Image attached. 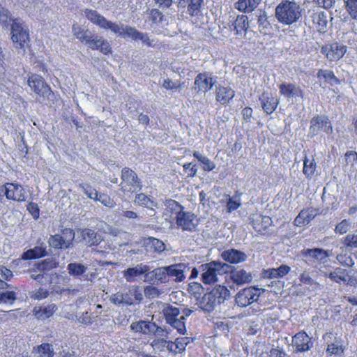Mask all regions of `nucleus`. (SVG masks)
<instances>
[{"mask_svg": "<svg viewBox=\"0 0 357 357\" xmlns=\"http://www.w3.org/2000/svg\"><path fill=\"white\" fill-rule=\"evenodd\" d=\"M302 6L295 1L282 0L275 10V17L278 22L291 25L298 22L303 15Z\"/></svg>", "mask_w": 357, "mask_h": 357, "instance_id": "obj_1", "label": "nucleus"}, {"mask_svg": "<svg viewBox=\"0 0 357 357\" xmlns=\"http://www.w3.org/2000/svg\"><path fill=\"white\" fill-rule=\"evenodd\" d=\"M166 322L172 328H175L178 333L184 335L186 332L185 319L190 316L192 310L185 308L182 313L178 307L169 304L163 305L162 310Z\"/></svg>", "mask_w": 357, "mask_h": 357, "instance_id": "obj_2", "label": "nucleus"}, {"mask_svg": "<svg viewBox=\"0 0 357 357\" xmlns=\"http://www.w3.org/2000/svg\"><path fill=\"white\" fill-rule=\"evenodd\" d=\"M229 296V291L224 286H215L210 292L205 294L199 302V307L205 312H211L225 301Z\"/></svg>", "mask_w": 357, "mask_h": 357, "instance_id": "obj_3", "label": "nucleus"}, {"mask_svg": "<svg viewBox=\"0 0 357 357\" xmlns=\"http://www.w3.org/2000/svg\"><path fill=\"white\" fill-rule=\"evenodd\" d=\"M228 265L218 261H212L199 266L202 280L204 284H211L218 281V275L227 271Z\"/></svg>", "mask_w": 357, "mask_h": 357, "instance_id": "obj_4", "label": "nucleus"}, {"mask_svg": "<svg viewBox=\"0 0 357 357\" xmlns=\"http://www.w3.org/2000/svg\"><path fill=\"white\" fill-rule=\"evenodd\" d=\"M12 40L16 48L23 50L29 42V29L20 20H15L11 26Z\"/></svg>", "mask_w": 357, "mask_h": 357, "instance_id": "obj_5", "label": "nucleus"}, {"mask_svg": "<svg viewBox=\"0 0 357 357\" xmlns=\"http://www.w3.org/2000/svg\"><path fill=\"white\" fill-rule=\"evenodd\" d=\"M121 189L123 191L135 192L142 190L141 181L136 173L128 167H124L121 170Z\"/></svg>", "mask_w": 357, "mask_h": 357, "instance_id": "obj_6", "label": "nucleus"}, {"mask_svg": "<svg viewBox=\"0 0 357 357\" xmlns=\"http://www.w3.org/2000/svg\"><path fill=\"white\" fill-rule=\"evenodd\" d=\"M327 16L325 12L315 10H309L305 16V24L310 28L315 29L321 32L327 26Z\"/></svg>", "mask_w": 357, "mask_h": 357, "instance_id": "obj_7", "label": "nucleus"}, {"mask_svg": "<svg viewBox=\"0 0 357 357\" xmlns=\"http://www.w3.org/2000/svg\"><path fill=\"white\" fill-rule=\"evenodd\" d=\"M27 84L31 89L43 100L50 98L52 90L41 76L31 75L28 79Z\"/></svg>", "mask_w": 357, "mask_h": 357, "instance_id": "obj_8", "label": "nucleus"}, {"mask_svg": "<svg viewBox=\"0 0 357 357\" xmlns=\"http://www.w3.org/2000/svg\"><path fill=\"white\" fill-rule=\"evenodd\" d=\"M217 82V77L208 73H199L195 78L194 89L197 93L209 91Z\"/></svg>", "mask_w": 357, "mask_h": 357, "instance_id": "obj_9", "label": "nucleus"}, {"mask_svg": "<svg viewBox=\"0 0 357 357\" xmlns=\"http://www.w3.org/2000/svg\"><path fill=\"white\" fill-rule=\"evenodd\" d=\"M1 190L8 199L17 202H24L26 200L25 190L20 184L6 183L1 185Z\"/></svg>", "mask_w": 357, "mask_h": 357, "instance_id": "obj_10", "label": "nucleus"}, {"mask_svg": "<svg viewBox=\"0 0 357 357\" xmlns=\"http://www.w3.org/2000/svg\"><path fill=\"white\" fill-rule=\"evenodd\" d=\"M176 222L183 231H195L199 224L197 216L190 212L180 211L176 216Z\"/></svg>", "mask_w": 357, "mask_h": 357, "instance_id": "obj_11", "label": "nucleus"}, {"mask_svg": "<svg viewBox=\"0 0 357 357\" xmlns=\"http://www.w3.org/2000/svg\"><path fill=\"white\" fill-rule=\"evenodd\" d=\"M259 297L258 289L250 287L241 290L236 295V303L239 307H246L257 301Z\"/></svg>", "mask_w": 357, "mask_h": 357, "instance_id": "obj_12", "label": "nucleus"}, {"mask_svg": "<svg viewBox=\"0 0 357 357\" xmlns=\"http://www.w3.org/2000/svg\"><path fill=\"white\" fill-rule=\"evenodd\" d=\"M347 46L337 43L327 44L321 49V52L331 61L340 59L347 52Z\"/></svg>", "mask_w": 357, "mask_h": 357, "instance_id": "obj_13", "label": "nucleus"}, {"mask_svg": "<svg viewBox=\"0 0 357 357\" xmlns=\"http://www.w3.org/2000/svg\"><path fill=\"white\" fill-rule=\"evenodd\" d=\"M320 130L327 134H331L333 132V127L328 117L317 116L312 119L310 121V134L312 136H315Z\"/></svg>", "mask_w": 357, "mask_h": 357, "instance_id": "obj_14", "label": "nucleus"}, {"mask_svg": "<svg viewBox=\"0 0 357 357\" xmlns=\"http://www.w3.org/2000/svg\"><path fill=\"white\" fill-rule=\"evenodd\" d=\"M148 271V265L139 264L129 267L121 272L123 278L127 282H134L142 279L143 274Z\"/></svg>", "mask_w": 357, "mask_h": 357, "instance_id": "obj_15", "label": "nucleus"}, {"mask_svg": "<svg viewBox=\"0 0 357 357\" xmlns=\"http://www.w3.org/2000/svg\"><path fill=\"white\" fill-rule=\"evenodd\" d=\"M231 281L237 285L250 283L252 280L251 272L241 268H235L230 271Z\"/></svg>", "mask_w": 357, "mask_h": 357, "instance_id": "obj_16", "label": "nucleus"}, {"mask_svg": "<svg viewBox=\"0 0 357 357\" xmlns=\"http://www.w3.org/2000/svg\"><path fill=\"white\" fill-rule=\"evenodd\" d=\"M292 342L296 349L301 352L307 351L312 347L310 337L304 331L296 333L293 337Z\"/></svg>", "mask_w": 357, "mask_h": 357, "instance_id": "obj_17", "label": "nucleus"}, {"mask_svg": "<svg viewBox=\"0 0 357 357\" xmlns=\"http://www.w3.org/2000/svg\"><path fill=\"white\" fill-rule=\"evenodd\" d=\"M169 278H174L176 282L183 281L185 278V274L190 271V268L185 264H176L167 266Z\"/></svg>", "mask_w": 357, "mask_h": 357, "instance_id": "obj_18", "label": "nucleus"}, {"mask_svg": "<svg viewBox=\"0 0 357 357\" xmlns=\"http://www.w3.org/2000/svg\"><path fill=\"white\" fill-rule=\"evenodd\" d=\"M221 256L222 259L230 264H239L246 261L248 255L236 249L226 250L222 252Z\"/></svg>", "mask_w": 357, "mask_h": 357, "instance_id": "obj_19", "label": "nucleus"}, {"mask_svg": "<svg viewBox=\"0 0 357 357\" xmlns=\"http://www.w3.org/2000/svg\"><path fill=\"white\" fill-rule=\"evenodd\" d=\"M280 93L287 98L301 97L303 98L302 89L294 84L282 83L279 86Z\"/></svg>", "mask_w": 357, "mask_h": 357, "instance_id": "obj_20", "label": "nucleus"}, {"mask_svg": "<svg viewBox=\"0 0 357 357\" xmlns=\"http://www.w3.org/2000/svg\"><path fill=\"white\" fill-rule=\"evenodd\" d=\"M204 0H178V7L187 8L191 16H197L203 4Z\"/></svg>", "mask_w": 357, "mask_h": 357, "instance_id": "obj_21", "label": "nucleus"}, {"mask_svg": "<svg viewBox=\"0 0 357 357\" xmlns=\"http://www.w3.org/2000/svg\"><path fill=\"white\" fill-rule=\"evenodd\" d=\"M317 215V210L313 208H307L300 211L298 215L294 219V225L301 227L307 225Z\"/></svg>", "mask_w": 357, "mask_h": 357, "instance_id": "obj_22", "label": "nucleus"}, {"mask_svg": "<svg viewBox=\"0 0 357 357\" xmlns=\"http://www.w3.org/2000/svg\"><path fill=\"white\" fill-rule=\"evenodd\" d=\"M86 44L91 49L99 50L104 54H107L111 52V47L109 43L102 37H93L92 35Z\"/></svg>", "mask_w": 357, "mask_h": 357, "instance_id": "obj_23", "label": "nucleus"}, {"mask_svg": "<svg viewBox=\"0 0 357 357\" xmlns=\"http://www.w3.org/2000/svg\"><path fill=\"white\" fill-rule=\"evenodd\" d=\"M302 255L320 263L326 262L329 257L328 251L321 248L306 249L302 251Z\"/></svg>", "mask_w": 357, "mask_h": 357, "instance_id": "obj_24", "label": "nucleus"}, {"mask_svg": "<svg viewBox=\"0 0 357 357\" xmlns=\"http://www.w3.org/2000/svg\"><path fill=\"white\" fill-rule=\"evenodd\" d=\"M231 26L234 27V30L236 31V35H239L242 32H246L248 29V18L246 15H238L236 18L234 17H232V20H229Z\"/></svg>", "mask_w": 357, "mask_h": 357, "instance_id": "obj_25", "label": "nucleus"}, {"mask_svg": "<svg viewBox=\"0 0 357 357\" xmlns=\"http://www.w3.org/2000/svg\"><path fill=\"white\" fill-rule=\"evenodd\" d=\"M259 100L264 112L268 114L273 113L278 105V100L267 93H264L259 98Z\"/></svg>", "mask_w": 357, "mask_h": 357, "instance_id": "obj_26", "label": "nucleus"}, {"mask_svg": "<svg viewBox=\"0 0 357 357\" xmlns=\"http://www.w3.org/2000/svg\"><path fill=\"white\" fill-rule=\"evenodd\" d=\"M82 241L88 245H96L102 241L101 236L91 229H84L81 231Z\"/></svg>", "mask_w": 357, "mask_h": 357, "instance_id": "obj_27", "label": "nucleus"}, {"mask_svg": "<svg viewBox=\"0 0 357 357\" xmlns=\"http://www.w3.org/2000/svg\"><path fill=\"white\" fill-rule=\"evenodd\" d=\"M234 91L229 87L219 86L216 90V100L222 105L227 104L234 97Z\"/></svg>", "mask_w": 357, "mask_h": 357, "instance_id": "obj_28", "label": "nucleus"}, {"mask_svg": "<svg viewBox=\"0 0 357 357\" xmlns=\"http://www.w3.org/2000/svg\"><path fill=\"white\" fill-rule=\"evenodd\" d=\"M57 310L55 304H50L47 306L34 307L33 312L38 319L44 320L53 315Z\"/></svg>", "mask_w": 357, "mask_h": 357, "instance_id": "obj_29", "label": "nucleus"}, {"mask_svg": "<svg viewBox=\"0 0 357 357\" xmlns=\"http://www.w3.org/2000/svg\"><path fill=\"white\" fill-rule=\"evenodd\" d=\"M32 354L34 357H54V349L51 344L43 343L33 347Z\"/></svg>", "mask_w": 357, "mask_h": 357, "instance_id": "obj_30", "label": "nucleus"}, {"mask_svg": "<svg viewBox=\"0 0 357 357\" xmlns=\"http://www.w3.org/2000/svg\"><path fill=\"white\" fill-rule=\"evenodd\" d=\"M325 277H328L331 281L340 283V282H348V272L346 269L340 267L336 268L334 271L327 273H324Z\"/></svg>", "mask_w": 357, "mask_h": 357, "instance_id": "obj_31", "label": "nucleus"}, {"mask_svg": "<svg viewBox=\"0 0 357 357\" xmlns=\"http://www.w3.org/2000/svg\"><path fill=\"white\" fill-rule=\"evenodd\" d=\"M128 37L134 40H140L142 43L149 47L153 46V40H150L147 33L137 31L135 27L127 29Z\"/></svg>", "mask_w": 357, "mask_h": 357, "instance_id": "obj_32", "label": "nucleus"}, {"mask_svg": "<svg viewBox=\"0 0 357 357\" xmlns=\"http://www.w3.org/2000/svg\"><path fill=\"white\" fill-rule=\"evenodd\" d=\"M261 0H238L236 3V8L243 13L252 12L260 3Z\"/></svg>", "mask_w": 357, "mask_h": 357, "instance_id": "obj_33", "label": "nucleus"}, {"mask_svg": "<svg viewBox=\"0 0 357 357\" xmlns=\"http://www.w3.org/2000/svg\"><path fill=\"white\" fill-rule=\"evenodd\" d=\"M124 295L125 299H128L131 301L130 304H126L127 305H131L134 304L135 301H141L143 299V295L141 291L140 287L138 286H130L128 288L127 292L123 294Z\"/></svg>", "mask_w": 357, "mask_h": 357, "instance_id": "obj_34", "label": "nucleus"}, {"mask_svg": "<svg viewBox=\"0 0 357 357\" xmlns=\"http://www.w3.org/2000/svg\"><path fill=\"white\" fill-rule=\"evenodd\" d=\"M131 329L135 332L142 333L144 334H151L154 328V323L147 322L146 321H139L134 322L130 326Z\"/></svg>", "mask_w": 357, "mask_h": 357, "instance_id": "obj_35", "label": "nucleus"}, {"mask_svg": "<svg viewBox=\"0 0 357 357\" xmlns=\"http://www.w3.org/2000/svg\"><path fill=\"white\" fill-rule=\"evenodd\" d=\"M84 13L86 17L89 20L100 27L103 29L105 24H107V20L102 15H100L96 10H86Z\"/></svg>", "mask_w": 357, "mask_h": 357, "instance_id": "obj_36", "label": "nucleus"}, {"mask_svg": "<svg viewBox=\"0 0 357 357\" xmlns=\"http://www.w3.org/2000/svg\"><path fill=\"white\" fill-rule=\"evenodd\" d=\"M106 24H105L103 29H110L112 32L123 36V37H128V31H127V29L132 28V26H124L123 24L114 23L108 20L106 21Z\"/></svg>", "mask_w": 357, "mask_h": 357, "instance_id": "obj_37", "label": "nucleus"}, {"mask_svg": "<svg viewBox=\"0 0 357 357\" xmlns=\"http://www.w3.org/2000/svg\"><path fill=\"white\" fill-rule=\"evenodd\" d=\"M134 203L139 206H143L147 208L153 210L156 207L157 204L151 199L146 195L144 193H139L135 195Z\"/></svg>", "mask_w": 357, "mask_h": 357, "instance_id": "obj_38", "label": "nucleus"}, {"mask_svg": "<svg viewBox=\"0 0 357 357\" xmlns=\"http://www.w3.org/2000/svg\"><path fill=\"white\" fill-rule=\"evenodd\" d=\"M63 249L69 248L73 245L75 233L71 229H65L59 234Z\"/></svg>", "mask_w": 357, "mask_h": 357, "instance_id": "obj_39", "label": "nucleus"}, {"mask_svg": "<svg viewBox=\"0 0 357 357\" xmlns=\"http://www.w3.org/2000/svg\"><path fill=\"white\" fill-rule=\"evenodd\" d=\"M47 255L46 247L38 246L33 249H30L22 255V259H31L44 257Z\"/></svg>", "mask_w": 357, "mask_h": 357, "instance_id": "obj_40", "label": "nucleus"}, {"mask_svg": "<svg viewBox=\"0 0 357 357\" xmlns=\"http://www.w3.org/2000/svg\"><path fill=\"white\" fill-rule=\"evenodd\" d=\"M67 270L70 275L78 278L86 272L87 266L80 263L73 262L68 265Z\"/></svg>", "mask_w": 357, "mask_h": 357, "instance_id": "obj_41", "label": "nucleus"}, {"mask_svg": "<svg viewBox=\"0 0 357 357\" xmlns=\"http://www.w3.org/2000/svg\"><path fill=\"white\" fill-rule=\"evenodd\" d=\"M316 162L313 158H308L306 155L303 160V172L307 178H312L316 171Z\"/></svg>", "mask_w": 357, "mask_h": 357, "instance_id": "obj_42", "label": "nucleus"}, {"mask_svg": "<svg viewBox=\"0 0 357 357\" xmlns=\"http://www.w3.org/2000/svg\"><path fill=\"white\" fill-rule=\"evenodd\" d=\"M326 353L328 355H340L344 353V347L340 340L335 338L331 342H328Z\"/></svg>", "mask_w": 357, "mask_h": 357, "instance_id": "obj_43", "label": "nucleus"}, {"mask_svg": "<svg viewBox=\"0 0 357 357\" xmlns=\"http://www.w3.org/2000/svg\"><path fill=\"white\" fill-rule=\"evenodd\" d=\"M300 281L305 285L307 286L309 289L313 291L320 289V284L313 280L309 273L304 271L299 276Z\"/></svg>", "mask_w": 357, "mask_h": 357, "instance_id": "obj_44", "label": "nucleus"}, {"mask_svg": "<svg viewBox=\"0 0 357 357\" xmlns=\"http://www.w3.org/2000/svg\"><path fill=\"white\" fill-rule=\"evenodd\" d=\"M73 35L79 39L82 43H86L92 36L89 30H82L81 28L75 24L73 26Z\"/></svg>", "mask_w": 357, "mask_h": 357, "instance_id": "obj_45", "label": "nucleus"}, {"mask_svg": "<svg viewBox=\"0 0 357 357\" xmlns=\"http://www.w3.org/2000/svg\"><path fill=\"white\" fill-rule=\"evenodd\" d=\"M257 22L260 32L266 33L269 29L270 23L267 20L266 13L264 11L259 10L257 15Z\"/></svg>", "mask_w": 357, "mask_h": 357, "instance_id": "obj_46", "label": "nucleus"}, {"mask_svg": "<svg viewBox=\"0 0 357 357\" xmlns=\"http://www.w3.org/2000/svg\"><path fill=\"white\" fill-rule=\"evenodd\" d=\"M155 279L161 283H167L169 282V275L167 266L160 267L154 269Z\"/></svg>", "mask_w": 357, "mask_h": 357, "instance_id": "obj_47", "label": "nucleus"}, {"mask_svg": "<svg viewBox=\"0 0 357 357\" xmlns=\"http://www.w3.org/2000/svg\"><path fill=\"white\" fill-rule=\"evenodd\" d=\"M345 8L350 16L357 20V0H343Z\"/></svg>", "mask_w": 357, "mask_h": 357, "instance_id": "obj_48", "label": "nucleus"}, {"mask_svg": "<svg viewBox=\"0 0 357 357\" xmlns=\"http://www.w3.org/2000/svg\"><path fill=\"white\" fill-rule=\"evenodd\" d=\"M79 188L84 192V193L90 199L96 200L98 195L97 190L93 188L88 183H80Z\"/></svg>", "mask_w": 357, "mask_h": 357, "instance_id": "obj_49", "label": "nucleus"}, {"mask_svg": "<svg viewBox=\"0 0 357 357\" xmlns=\"http://www.w3.org/2000/svg\"><path fill=\"white\" fill-rule=\"evenodd\" d=\"M317 77H324L325 81L331 82L333 81L335 83L338 82V79L335 77L333 72L329 70L320 69L317 73Z\"/></svg>", "mask_w": 357, "mask_h": 357, "instance_id": "obj_50", "label": "nucleus"}, {"mask_svg": "<svg viewBox=\"0 0 357 357\" xmlns=\"http://www.w3.org/2000/svg\"><path fill=\"white\" fill-rule=\"evenodd\" d=\"M48 296L49 291L47 289L41 287L29 293L30 298L34 300H42L46 298Z\"/></svg>", "mask_w": 357, "mask_h": 357, "instance_id": "obj_51", "label": "nucleus"}, {"mask_svg": "<svg viewBox=\"0 0 357 357\" xmlns=\"http://www.w3.org/2000/svg\"><path fill=\"white\" fill-rule=\"evenodd\" d=\"M110 301L115 304V305H120V304H130L131 303V301L127 298V299H125L124 295L121 292H117L110 297Z\"/></svg>", "mask_w": 357, "mask_h": 357, "instance_id": "obj_52", "label": "nucleus"}, {"mask_svg": "<svg viewBox=\"0 0 357 357\" xmlns=\"http://www.w3.org/2000/svg\"><path fill=\"white\" fill-rule=\"evenodd\" d=\"M176 343L178 353L185 351L186 346L192 342V338L189 337H183L176 339Z\"/></svg>", "mask_w": 357, "mask_h": 357, "instance_id": "obj_53", "label": "nucleus"}, {"mask_svg": "<svg viewBox=\"0 0 357 357\" xmlns=\"http://www.w3.org/2000/svg\"><path fill=\"white\" fill-rule=\"evenodd\" d=\"M95 201H98L101 202V204H102L104 206L109 208H113L115 206V202L113 201V199L105 194H98L97 199H96Z\"/></svg>", "mask_w": 357, "mask_h": 357, "instance_id": "obj_54", "label": "nucleus"}, {"mask_svg": "<svg viewBox=\"0 0 357 357\" xmlns=\"http://www.w3.org/2000/svg\"><path fill=\"white\" fill-rule=\"evenodd\" d=\"M241 206L240 198L238 196L229 197L227 203V208L228 212H231L236 210Z\"/></svg>", "mask_w": 357, "mask_h": 357, "instance_id": "obj_55", "label": "nucleus"}, {"mask_svg": "<svg viewBox=\"0 0 357 357\" xmlns=\"http://www.w3.org/2000/svg\"><path fill=\"white\" fill-rule=\"evenodd\" d=\"M166 344L167 340L162 338H157L151 342V345L155 351L161 352L165 351Z\"/></svg>", "mask_w": 357, "mask_h": 357, "instance_id": "obj_56", "label": "nucleus"}, {"mask_svg": "<svg viewBox=\"0 0 357 357\" xmlns=\"http://www.w3.org/2000/svg\"><path fill=\"white\" fill-rule=\"evenodd\" d=\"M343 243L346 247L350 248H357V235L348 234L344 239Z\"/></svg>", "mask_w": 357, "mask_h": 357, "instance_id": "obj_57", "label": "nucleus"}, {"mask_svg": "<svg viewBox=\"0 0 357 357\" xmlns=\"http://www.w3.org/2000/svg\"><path fill=\"white\" fill-rule=\"evenodd\" d=\"M350 227V222L349 220L344 219L337 224L335 228V231L340 234H344L347 233Z\"/></svg>", "mask_w": 357, "mask_h": 357, "instance_id": "obj_58", "label": "nucleus"}, {"mask_svg": "<svg viewBox=\"0 0 357 357\" xmlns=\"http://www.w3.org/2000/svg\"><path fill=\"white\" fill-rule=\"evenodd\" d=\"M149 241L151 247L155 252H161L165 250V245L162 241L155 238H150Z\"/></svg>", "mask_w": 357, "mask_h": 357, "instance_id": "obj_59", "label": "nucleus"}, {"mask_svg": "<svg viewBox=\"0 0 357 357\" xmlns=\"http://www.w3.org/2000/svg\"><path fill=\"white\" fill-rule=\"evenodd\" d=\"M164 15L158 9H152L149 13V20L153 23H160L162 21Z\"/></svg>", "mask_w": 357, "mask_h": 357, "instance_id": "obj_60", "label": "nucleus"}, {"mask_svg": "<svg viewBox=\"0 0 357 357\" xmlns=\"http://www.w3.org/2000/svg\"><path fill=\"white\" fill-rule=\"evenodd\" d=\"M16 300L14 291H6L0 294V302L12 303Z\"/></svg>", "mask_w": 357, "mask_h": 357, "instance_id": "obj_61", "label": "nucleus"}, {"mask_svg": "<svg viewBox=\"0 0 357 357\" xmlns=\"http://www.w3.org/2000/svg\"><path fill=\"white\" fill-rule=\"evenodd\" d=\"M166 205L171 211H175L176 216L178 212L183 211V206L173 199L168 200Z\"/></svg>", "mask_w": 357, "mask_h": 357, "instance_id": "obj_62", "label": "nucleus"}, {"mask_svg": "<svg viewBox=\"0 0 357 357\" xmlns=\"http://www.w3.org/2000/svg\"><path fill=\"white\" fill-rule=\"evenodd\" d=\"M144 293L147 296L156 298L162 294V291L155 287L148 286L144 289Z\"/></svg>", "mask_w": 357, "mask_h": 357, "instance_id": "obj_63", "label": "nucleus"}, {"mask_svg": "<svg viewBox=\"0 0 357 357\" xmlns=\"http://www.w3.org/2000/svg\"><path fill=\"white\" fill-rule=\"evenodd\" d=\"M48 243L54 248L63 249L59 234L52 235L48 240Z\"/></svg>", "mask_w": 357, "mask_h": 357, "instance_id": "obj_64", "label": "nucleus"}]
</instances>
